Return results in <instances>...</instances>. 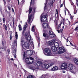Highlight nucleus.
Returning a JSON list of instances; mask_svg holds the SVG:
<instances>
[{"label":"nucleus","instance_id":"48","mask_svg":"<svg viewBox=\"0 0 78 78\" xmlns=\"http://www.w3.org/2000/svg\"><path fill=\"white\" fill-rule=\"evenodd\" d=\"M63 6V4H62L60 5V7H62Z\"/></svg>","mask_w":78,"mask_h":78},{"label":"nucleus","instance_id":"8","mask_svg":"<svg viewBox=\"0 0 78 78\" xmlns=\"http://www.w3.org/2000/svg\"><path fill=\"white\" fill-rule=\"evenodd\" d=\"M67 63H64L62 64L61 66V68L62 69H65V70H67Z\"/></svg>","mask_w":78,"mask_h":78},{"label":"nucleus","instance_id":"23","mask_svg":"<svg viewBox=\"0 0 78 78\" xmlns=\"http://www.w3.org/2000/svg\"><path fill=\"white\" fill-rule=\"evenodd\" d=\"M18 27L19 31H22V26L20 24L18 26Z\"/></svg>","mask_w":78,"mask_h":78},{"label":"nucleus","instance_id":"63","mask_svg":"<svg viewBox=\"0 0 78 78\" xmlns=\"http://www.w3.org/2000/svg\"><path fill=\"white\" fill-rule=\"evenodd\" d=\"M30 78V77L29 76H27V78Z\"/></svg>","mask_w":78,"mask_h":78},{"label":"nucleus","instance_id":"33","mask_svg":"<svg viewBox=\"0 0 78 78\" xmlns=\"http://www.w3.org/2000/svg\"><path fill=\"white\" fill-rule=\"evenodd\" d=\"M33 55V51L31 50L30 51V55L31 56V55Z\"/></svg>","mask_w":78,"mask_h":78},{"label":"nucleus","instance_id":"10","mask_svg":"<svg viewBox=\"0 0 78 78\" xmlns=\"http://www.w3.org/2000/svg\"><path fill=\"white\" fill-rule=\"evenodd\" d=\"M42 27L43 28H49V25L47 23H44L42 24Z\"/></svg>","mask_w":78,"mask_h":78},{"label":"nucleus","instance_id":"5","mask_svg":"<svg viewBox=\"0 0 78 78\" xmlns=\"http://www.w3.org/2000/svg\"><path fill=\"white\" fill-rule=\"evenodd\" d=\"M58 51L59 53L60 54H62L66 51V50L62 47H60L58 48Z\"/></svg>","mask_w":78,"mask_h":78},{"label":"nucleus","instance_id":"26","mask_svg":"<svg viewBox=\"0 0 78 78\" xmlns=\"http://www.w3.org/2000/svg\"><path fill=\"white\" fill-rule=\"evenodd\" d=\"M54 34V33H53V32H51V31H49V34L50 36V35H52V34Z\"/></svg>","mask_w":78,"mask_h":78},{"label":"nucleus","instance_id":"35","mask_svg":"<svg viewBox=\"0 0 78 78\" xmlns=\"http://www.w3.org/2000/svg\"><path fill=\"white\" fill-rule=\"evenodd\" d=\"M78 30V25L77 26L76 28L75 29V31H77Z\"/></svg>","mask_w":78,"mask_h":78},{"label":"nucleus","instance_id":"54","mask_svg":"<svg viewBox=\"0 0 78 78\" xmlns=\"http://www.w3.org/2000/svg\"><path fill=\"white\" fill-rule=\"evenodd\" d=\"M70 44L71 45H73V44L71 43V42H70Z\"/></svg>","mask_w":78,"mask_h":78},{"label":"nucleus","instance_id":"3","mask_svg":"<svg viewBox=\"0 0 78 78\" xmlns=\"http://www.w3.org/2000/svg\"><path fill=\"white\" fill-rule=\"evenodd\" d=\"M29 9V16L27 22H28L29 23H31V22H32V21H33V20H32V15H30L29 14L31 12V11H32V9L31 8H30Z\"/></svg>","mask_w":78,"mask_h":78},{"label":"nucleus","instance_id":"21","mask_svg":"<svg viewBox=\"0 0 78 78\" xmlns=\"http://www.w3.org/2000/svg\"><path fill=\"white\" fill-rule=\"evenodd\" d=\"M34 0H31V2H30V6L32 5H34Z\"/></svg>","mask_w":78,"mask_h":78},{"label":"nucleus","instance_id":"45","mask_svg":"<svg viewBox=\"0 0 78 78\" xmlns=\"http://www.w3.org/2000/svg\"><path fill=\"white\" fill-rule=\"evenodd\" d=\"M60 27V25H59L58 26V29H59V28Z\"/></svg>","mask_w":78,"mask_h":78},{"label":"nucleus","instance_id":"43","mask_svg":"<svg viewBox=\"0 0 78 78\" xmlns=\"http://www.w3.org/2000/svg\"><path fill=\"white\" fill-rule=\"evenodd\" d=\"M58 9H57L56 10V14H58Z\"/></svg>","mask_w":78,"mask_h":78},{"label":"nucleus","instance_id":"31","mask_svg":"<svg viewBox=\"0 0 78 78\" xmlns=\"http://www.w3.org/2000/svg\"><path fill=\"white\" fill-rule=\"evenodd\" d=\"M32 31H33V32H34V31H35V30H34V26H33L32 27Z\"/></svg>","mask_w":78,"mask_h":78},{"label":"nucleus","instance_id":"11","mask_svg":"<svg viewBox=\"0 0 78 78\" xmlns=\"http://www.w3.org/2000/svg\"><path fill=\"white\" fill-rule=\"evenodd\" d=\"M25 62L27 64H32V62L29 61V58H26L25 60Z\"/></svg>","mask_w":78,"mask_h":78},{"label":"nucleus","instance_id":"32","mask_svg":"<svg viewBox=\"0 0 78 78\" xmlns=\"http://www.w3.org/2000/svg\"><path fill=\"white\" fill-rule=\"evenodd\" d=\"M55 0H52V2L51 3L52 4L51 5V7H53V5H52V4H53V3L55 2Z\"/></svg>","mask_w":78,"mask_h":78},{"label":"nucleus","instance_id":"46","mask_svg":"<svg viewBox=\"0 0 78 78\" xmlns=\"http://www.w3.org/2000/svg\"><path fill=\"white\" fill-rule=\"evenodd\" d=\"M13 26L14 27V21H13Z\"/></svg>","mask_w":78,"mask_h":78},{"label":"nucleus","instance_id":"13","mask_svg":"<svg viewBox=\"0 0 78 78\" xmlns=\"http://www.w3.org/2000/svg\"><path fill=\"white\" fill-rule=\"evenodd\" d=\"M27 23H26L24 24V26L23 27V31L22 33L23 34V33H25L24 31L26 30V29H27Z\"/></svg>","mask_w":78,"mask_h":78},{"label":"nucleus","instance_id":"57","mask_svg":"<svg viewBox=\"0 0 78 78\" xmlns=\"http://www.w3.org/2000/svg\"><path fill=\"white\" fill-rule=\"evenodd\" d=\"M57 31H58V33H59V30H57Z\"/></svg>","mask_w":78,"mask_h":78},{"label":"nucleus","instance_id":"38","mask_svg":"<svg viewBox=\"0 0 78 78\" xmlns=\"http://www.w3.org/2000/svg\"><path fill=\"white\" fill-rule=\"evenodd\" d=\"M3 23H5V18H3Z\"/></svg>","mask_w":78,"mask_h":78},{"label":"nucleus","instance_id":"4","mask_svg":"<svg viewBox=\"0 0 78 78\" xmlns=\"http://www.w3.org/2000/svg\"><path fill=\"white\" fill-rule=\"evenodd\" d=\"M26 39L27 41H29V42H32V41H33V40L31 39V35L30 34V32H27L26 33Z\"/></svg>","mask_w":78,"mask_h":78},{"label":"nucleus","instance_id":"59","mask_svg":"<svg viewBox=\"0 0 78 78\" xmlns=\"http://www.w3.org/2000/svg\"><path fill=\"white\" fill-rule=\"evenodd\" d=\"M5 24H4L3 25V27H5Z\"/></svg>","mask_w":78,"mask_h":78},{"label":"nucleus","instance_id":"16","mask_svg":"<svg viewBox=\"0 0 78 78\" xmlns=\"http://www.w3.org/2000/svg\"><path fill=\"white\" fill-rule=\"evenodd\" d=\"M55 41L52 40L49 42V43L50 45H54L55 44Z\"/></svg>","mask_w":78,"mask_h":78},{"label":"nucleus","instance_id":"29","mask_svg":"<svg viewBox=\"0 0 78 78\" xmlns=\"http://www.w3.org/2000/svg\"><path fill=\"white\" fill-rule=\"evenodd\" d=\"M30 50L27 51V55H30Z\"/></svg>","mask_w":78,"mask_h":78},{"label":"nucleus","instance_id":"20","mask_svg":"<svg viewBox=\"0 0 78 78\" xmlns=\"http://www.w3.org/2000/svg\"><path fill=\"white\" fill-rule=\"evenodd\" d=\"M71 72L75 74V73H76V69H73V71H71Z\"/></svg>","mask_w":78,"mask_h":78},{"label":"nucleus","instance_id":"44","mask_svg":"<svg viewBox=\"0 0 78 78\" xmlns=\"http://www.w3.org/2000/svg\"><path fill=\"white\" fill-rule=\"evenodd\" d=\"M8 9L9 10V11H10V10H11V8H10L9 6L8 7Z\"/></svg>","mask_w":78,"mask_h":78},{"label":"nucleus","instance_id":"1","mask_svg":"<svg viewBox=\"0 0 78 78\" xmlns=\"http://www.w3.org/2000/svg\"><path fill=\"white\" fill-rule=\"evenodd\" d=\"M42 65V67L43 69H48L50 67L53 65V63H48L47 62H45L42 64L41 61H38L37 63L35 64V66L37 67H39Z\"/></svg>","mask_w":78,"mask_h":78},{"label":"nucleus","instance_id":"49","mask_svg":"<svg viewBox=\"0 0 78 78\" xmlns=\"http://www.w3.org/2000/svg\"><path fill=\"white\" fill-rule=\"evenodd\" d=\"M12 12H14V9H13V8H12Z\"/></svg>","mask_w":78,"mask_h":78},{"label":"nucleus","instance_id":"64","mask_svg":"<svg viewBox=\"0 0 78 78\" xmlns=\"http://www.w3.org/2000/svg\"><path fill=\"white\" fill-rule=\"evenodd\" d=\"M43 76H44V77H46L45 76V75H43Z\"/></svg>","mask_w":78,"mask_h":78},{"label":"nucleus","instance_id":"7","mask_svg":"<svg viewBox=\"0 0 78 78\" xmlns=\"http://www.w3.org/2000/svg\"><path fill=\"white\" fill-rule=\"evenodd\" d=\"M21 45L22 46H23V45H24V47H25V48H27L28 49L30 47V44L28 43H27L26 44L25 43V42H24V40H23V39H22V41H21Z\"/></svg>","mask_w":78,"mask_h":78},{"label":"nucleus","instance_id":"56","mask_svg":"<svg viewBox=\"0 0 78 78\" xmlns=\"http://www.w3.org/2000/svg\"><path fill=\"white\" fill-rule=\"evenodd\" d=\"M3 1L5 3H6V2H5V0H3Z\"/></svg>","mask_w":78,"mask_h":78},{"label":"nucleus","instance_id":"50","mask_svg":"<svg viewBox=\"0 0 78 78\" xmlns=\"http://www.w3.org/2000/svg\"><path fill=\"white\" fill-rule=\"evenodd\" d=\"M22 2H23V3H24V2H25V0H22Z\"/></svg>","mask_w":78,"mask_h":78},{"label":"nucleus","instance_id":"62","mask_svg":"<svg viewBox=\"0 0 78 78\" xmlns=\"http://www.w3.org/2000/svg\"><path fill=\"white\" fill-rule=\"evenodd\" d=\"M66 41H67V42L69 40L68 39H66Z\"/></svg>","mask_w":78,"mask_h":78},{"label":"nucleus","instance_id":"60","mask_svg":"<svg viewBox=\"0 0 78 78\" xmlns=\"http://www.w3.org/2000/svg\"><path fill=\"white\" fill-rule=\"evenodd\" d=\"M22 47H23V49H24V50H25V48H24V47H23V46H22Z\"/></svg>","mask_w":78,"mask_h":78},{"label":"nucleus","instance_id":"34","mask_svg":"<svg viewBox=\"0 0 78 78\" xmlns=\"http://www.w3.org/2000/svg\"><path fill=\"white\" fill-rule=\"evenodd\" d=\"M29 76L30 78H34V76H33V75H29Z\"/></svg>","mask_w":78,"mask_h":78},{"label":"nucleus","instance_id":"25","mask_svg":"<svg viewBox=\"0 0 78 78\" xmlns=\"http://www.w3.org/2000/svg\"><path fill=\"white\" fill-rule=\"evenodd\" d=\"M55 36H56V35L54 34L50 35V37H55Z\"/></svg>","mask_w":78,"mask_h":78},{"label":"nucleus","instance_id":"18","mask_svg":"<svg viewBox=\"0 0 78 78\" xmlns=\"http://www.w3.org/2000/svg\"><path fill=\"white\" fill-rule=\"evenodd\" d=\"M29 68L30 69H31V70H35L36 69V68L34 67L33 66H30L29 67Z\"/></svg>","mask_w":78,"mask_h":78},{"label":"nucleus","instance_id":"41","mask_svg":"<svg viewBox=\"0 0 78 78\" xmlns=\"http://www.w3.org/2000/svg\"><path fill=\"white\" fill-rule=\"evenodd\" d=\"M43 36L44 37H46V36H47V35H46L44 33L43 34Z\"/></svg>","mask_w":78,"mask_h":78},{"label":"nucleus","instance_id":"27","mask_svg":"<svg viewBox=\"0 0 78 78\" xmlns=\"http://www.w3.org/2000/svg\"><path fill=\"white\" fill-rule=\"evenodd\" d=\"M15 37L16 40H17L18 37V35L17 34V32H16Z\"/></svg>","mask_w":78,"mask_h":78},{"label":"nucleus","instance_id":"39","mask_svg":"<svg viewBox=\"0 0 78 78\" xmlns=\"http://www.w3.org/2000/svg\"><path fill=\"white\" fill-rule=\"evenodd\" d=\"M0 10H1V13L2 14V7L0 6Z\"/></svg>","mask_w":78,"mask_h":78},{"label":"nucleus","instance_id":"6","mask_svg":"<svg viewBox=\"0 0 78 78\" xmlns=\"http://www.w3.org/2000/svg\"><path fill=\"white\" fill-rule=\"evenodd\" d=\"M45 52H44V54L47 56H48V55H51V50L49 49L48 48H46L45 49Z\"/></svg>","mask_w":78,"mask_h":78},{"label":"nucleus","instance_id":"24","mask_svg":"<svg viewBox=\"0 0 78 78\" xmlns=\"http://www.w3.org/2000/svg\"><path fill=\"white\" fill-rule=\"evenodd\" d=\"M36 9V6H33V8H32V9H33V13H34V12L35 11V10Z\"/></svg>","mask_w":78,"mask_h":78},{"label":"nucleus","instance_id":"52","mask_svg":"<svg viewBox=\"0 0 78 78\" xmlns=\"http://www.w3.org/2000/svg\"><path fill=\"white\" fill-rule=\"evenodd\" d=\"M70 18L71 19H73V17L72 16H71Z\"/></svg>","mask_w":78,"mask_h":78},{"label":"nucleus","instance_id":"53","mask_svg":"<svg viewBox=\"0 0 78 78\" xmlns=\"http://www.w3.org/2000/svg\"><path fill=\"white\" fill-rule=\"evenodd\" d=\"M10 60H11V61H13V60H14V59L12 58H11Z\"/></svg>","mask_w":78,"mask_h":78},{"label":"nucleus","instance_id":"40","mask_svg":"<svg viewBox=\"0 0 78 78\" xmlns=\"http://www.w3.org/2000/svg\"><path fill=\"white\" fill-rule=\"evenodd\" d=\"M25 53L24 52V54L23 55V59H24V58H25Z\"/></svg>","mask_w":78,"mask_h":78},{"label":"nucleus","instance_id":"12","mask_svg":"<svg viewBox=\"0 0 78 78\" xmlns=\"http://www.w3.org/2000/svg\"><path fill=\"white\" fill-rule=\"evenodd\" d=\"M17 40H15L14 42H13V44H12V46L13 47V48H14L15 47H17Z\"/></svg>","mask_w":78,"mask_h":78},{"label":"nucleus","instance_id":"55","mask_svg":"<svg viewBox=\"0 0 78 78\" xmlns=\"http://www.w3.org/2000/svg\"><path fill=\"white\" fill-rule=\"evenodd\" d=\"M18 5H19V0H18Z\"/></svg>","mask_w":78,"mask_h":78},{"label":"nucleus","instance_id":"58","mask_svg":"<svg viewBox=\"0 0 78 78\" xmlns=\"http://www.w3.org/2000/svg\"><path fill=\"white\" fill-rule=\"evenodd\" d=\"M63 73H66V72H65V71H63Z\"/></svg>","mask_w":78,"mask_h":78},{"label":"nucleus","instance_id":"9","mask_svg":"<svg viewBox=\"0 0 78 78\" xmlns=\"http://www.w3.org/2000/svg\"><path fill=\"white\" fill-rule=\"evenodd\" d=\"M73 66L72 64H69L67 68V71H71L73 69Z\"/></svg>","mask_w":78,"mask_h":78},{"label":"nucleus","instance_id":"2","mask_svg":"<svg viewBox=\"0 0 78 78\" xmlns=\"http://www.w3.org/2000/svg\"><path fill=\"white\" fill-rule=\"evenodd\" d=\"M48 16L46 13H43L41 16V20L42 22H46L47 21Z\"/></svg>","mask_w":78,"mask_h":78},{"label":"nucleus","instance_id":"28","mask_svg":"<svg viewBox=\"0 0 78 78\" xmlns=\"http://www.w3.org/2000/svg\"><path fill=\"white\" fill-rule=\"evenodd\" d=\"M30 44L32 45V47H34V44H33V41H30Z\"/></svg>","mask_w":78,"mask_h":78},{"label":"nucleus","instance_id":"51","mask_svg":"<svg viewBox=\"0 0 78 78\" xmlns=\"http://www.w3.org/2000/svg\"><path fill=\"white\" fill-rule=\"evenodd\" d=\"M62 30H60V32L61 33L62 32Z\"/></svg>","mask_w":78,"mask_h":78},{"label":"nucleus","instance_id":"61","mask_svg":"<svg viewBox=\"0 0 78 78\" xmlns=\"http://www.w3.org/2000/svg\"><path fill=\"white\" fill-rule=\"evenodd\" d=\"M1 48V49H3V48H2V47H1V48Z\"/></svg>","mask_w":78,"mask_h":78},{"label":"nucleus","instance_id":"22","mask_svg":"<svg viewBox=\"0 0 78 78\" xmlns=\"http://www.w3.org/2000/svg\"><path fill=\"white\" fill-rule=\"evenodd\" d=\"M12 53H13V55H14V56H15V55H16V50H15V49H14L13 50Z\"/></svg>","mask_w":78,"mask_h":78},{"label":"nucleus","instance_id":"19","mask_svg":"<svg viewBox=\"0 0 78 78\" xmlns=\"http://www.w3.org/2000/svg\"><path fill=\"white\" fill-rule=\"evenodd\" d=\"M74 62L76 64L78 65V59L76 58L74 59Z\"/></svg>","mask_w":78,"mask_h":78},{"label":"nucleus","instance_id":"14","mask_svg":"<svg viewBox=\"0 0 78 78\" xmlns=\"http://www.w3.org/2000/svg\"><path fill=\"white\" fill-rule=\"evenodd\" d=\"M58 70V66H55L51 69V70L52 71H55V70Z\"/></svg>","mask_w":78,"mask_h":78},{"label":"nucleus","instance_id":"15","mask_svg":"<svg viewBox=\"0 0 78 78\" xmlns=\"http://www.w3.org/2000/svg\"><path fill=\"white\" fill-rule=\"evenodd\" d=\"M57 48L55 46H53L51 48V50L52 51H57Z\"/></svg>","mask_w":78,"mask_h":78},{"label":"nucleus","instance_id":"17","mask_svg":"<svg viewBox=\"0 0 78 78\" xmlns=\"http://www.w3.org/2000/svg\"><path fill=\"white\" fill-rule=\"evenodd\" d=\"M54 45L57 48L59 47V43L58 42H55L54 43Z\"/></svg>","mask_w":78,"mask_h":78},{"label":"nucleus","instance_id":"42","mask_svg":"<svg viewBox=\"0 0 78 78\" xmlns=\"http://www.w3.org/2000/svg\"><path fill=\"white\" fill-rule=\"evenodd\" d=\"M46 4H47V3H44V5H45V6H44V9H46Z\"/></svg>","mask_w":78,"mask_h":78},{"label":"nucleus","instance_id":"47","mask_svg":"<svg viewBox=\"0 0 78 78\" xmlns=\"http://www.w3.org/2000/svg\"><path fill=\"white\" fill-rule=\"evenodd\" d=\"M7 51H8V53H9V52H10V51L9 50V49H8Z\"/></svg>","mask_w":78,"mask_h":78},{"label":"nucleus","instance_id":"36","mask_svg":"<svg viewBox=\"0 0 78 78\" xmlns=\"http://www.w3.org/2000/svg\"><path fill=\"white\" fill-rule=\"evenodd\" d=\"M5 44V41H2V45H4Z\"/></svg>","mask_w":78,"mask_h":78},{"label":"nucleus","instance_id":"37","mask_svg":"<svg viewBox=\"0 0 78 78\" xmlns=\"http://www.w3.org/2000/svg\"><path fill=\"white\" fill-rule=\"evenodd\" d=\"M12 34H11L10 36V39L11 40L12 39Z\"/></svg>","mask_w":78,"mask_h":78},{"label":"nucleus","instance_id":"30","mask_svg":"<svg viewBox=\"0 0 78 78\" xmlns=\"http://www.w3.org/2000/svg\"><path fill=\"white\" fill-rule=\"evenodd\" d=\"M7 28H8V25H5V30H6H6H7Z\"/></svg>","mask_w":78,"mask_h":78}]
</instances>
